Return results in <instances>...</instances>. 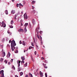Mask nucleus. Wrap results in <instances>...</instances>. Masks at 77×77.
Returning a JSON list of instances; mask_svg holds the SVG:
<instances>
[{
	"mask_svg": "<svg viewBox=\"0 0 77 77\" xmlns=\"http://www.w3.org/2000/svg\"><path fill=\"white\" fill-rule=\"evenodd\" d=\"M16 45V43H15V41L13 40L11 43V49L13 51H14V49H15V46Z\"/></svg>",
	"mask_w": 77,
	"mask_h": 77,
	"instance_id": "nucleus-1",
	"label": "nucleus"
},
{
	"mask_svg": "<svg viewBox=\"0 0 77 77\" xmlns=\"http://www.w3.org/2000/svg\"><path fill=\"white\" fill-rule=\"evenodd\" d=\"M38 28H36L35 29V33L37 32V38L39 39H40V41H42V37H41V35H39H39H38V34L39 33V31H38Z\"/></svg>",
	"mask_w": 77,
	"mask_h": 77,
	"instance_id": "nucleus-2",
	"label": "nucleus"
},
{
	"mask_svg": "<svg viewBox=\"0 0 77 77\" xmlns=\"http://www.w3.org/2000/svg\"><path fill=\"white\" fill-rule=\"evenodd\" d=\"M4 71H3V70H2L0 72V74H1V77H4Z\"/></svg>",
	"mask_w": 77,
	"mask_h": 77,
	"instance_id": "nucleus-3",
	"label": "nucleus"
},
{
	"mask_svg": "<svg viewBox=\"0 0 77 77\" xmlns=\"http://www.w3.org/2000/svg\"><path fill=\"white\" fill-rule=\"evenodd\" d=\"M24 19H27V14H25L24 15Z\"/></svg>",
	"mask_w": 77,
	"mask_h": 77,
	"instance_id": "nucleus-4",
	"label": "nucleus"
},
{
	"mask_svg": "<svg viewBox=\"0 0 77 77\" xmlns=\"http://www.w3.org/2000/svg\"><path fill=\"white\" fill-rule=\"evenodd\" d=\"M39 74H40V76L41 77H43V73L42 72H41V71H40L39 72Z\"/></svg>",
	"mask_w": 77,
	"mask_h": 77,
	"instance_id": "nucleus-5",
	"label": "nucleus"
},
{
	"mask_svg": "<svg viewBox=\"0 0 77 77\" xmlns=\"http://www.w3.org/2000/svg\"><path fill=\"white\" fill-rule=\"evenodd\" d=\"M18 31L19 32H23L24 31L23 29H19Z\"/></svg>",
	"mask_w": 77,
	"mask_h": 77,
	"instance_id": "nucleus-6",
	"label": "nucleus"
},
{
	"mask_svg": "<svg viewBox=\"0 0 77 77\" xmlns=\"http://www.w3.org/2000/svg\"><path fill=\"white\" fill-rule=\"evenodd\" d=\"M10 56H11V54H10V52H8L7 55V57H8V58H9V57H10Z\"/></svg>",
	"mask_w": 77,
	"mask_h": 77,
	"instance_id": "nucleus-7",
	"label": "nucleus"
},
{
	"mask_svg": "<svg viewBox=\"0 0 77 77\" xmlns=\"http://www.w3.org/2000/svg\"><path fill=\"white\" fill-rule=\"evenodd\" d=\"M11 12L12 14H14L15 13V10H12Z\"/></svg>",
	"mask_w": 77,
	"mask_h": 77,
	"instance_id": "nucleus-8",
	"label": "nucleus"
},
{
	"mask_svg": "<svg viewBox=\"0 0 77 77\" xmlns=\"http://www.w3.org/2000/svg\"><path fill=\"white\" fill-rule=\"evenodd\" d=\"M32 23L34 25L35 24V20H34V19H33L32 20Z\"/></svg>",
	"mask_w": 77,
	"mask_h": 77,
	"instance_id": "nucleus-9",
	"label": "nucleus"
},
{
	"mask_svg": "<svg viewBox=\"0 0 77 77\" xmlns=\"http://www.w3.org/2000/svg\"><path fill=\"white\" fill-rule=\"evenodd\" d=\"M1 27H6V24H2L1 26Z\"/></svg>",
	"mask_w": 77,
	"mask_h": 77,
	"instance_id": "nucleus-10",
	"label": "nucleus"
},
{
	"mask_svg": "<svg viewBox=\"0 0 77 77\" xmlns=\"http://www.w3.org/2000/svg\"><path fill=\"white\" fill-rule=\"evenodd\" d=\"M2 52L3 56L4 57V56H5V52H4L3 51H2Z\"/></svg>",
	"mask_w": 77,
	"mask_h": 77,
	"instance_id": "nucleus-11",
	"label": "nucleus"
},
{
	"mask_svg": "<svg viewBox=\"0 0 77 77\" xmlns=\"http://www.w3.org/2000/svg\"><path fill=\"white\" fill-rule=\"evenodd\" d=\"M21 62V61H18V62H17V63H18V67H19V66H20V63Z\"/></svg>",
	"mask_w": 77,
	"mask_h": 77,
	"instance_id": "nucleus-12",
	"label": "nucleus"
},
{
	"mask_svg": "<svg viewBox=\"0 0 77 77\" xmlns=\"http://www.w3.org/2000/svg\"><path fill=\"white\" fill-rule=\"evenodd\" d=\"M17 15H18V14H16L14 16V20H17V18H16V17H17Z\"/></svg>",
	"mask_w": 77,
	"mask_h": 77,
	"instance_id": "nucleus-13",
	"label": "nucleus"
},
{
	"mask_svg": "<svg viewBox=\"0 0 77 77\" xmlns=\"http://www.w3.org/2000/svg\"><path fill=\"white\" fill-rule=\"evenodd\" d=\"M28 26V23H25V25H24V26L26 27L27 26Z\"/></svg>",
	"mask_w": 77,
	"mask_h": 77,
	"instance_id": "nucleus-14",
	"label": "nucleus"
},
{
	"mask_svg": "<svg viewBox=\"0 0 77 77\" xmlns=\"http://www.w3.org/2000/svg\"><path fill=\"white\" fill-rule=\"evenodd\" d=\"M21 59L22 60H25V58H24V57H23L22 56L21 57Z\"/></svg>",
	"mask_w": 77,
	"mask_h": 77,
	"instance_id": "nucleus-15",
	"label": "nucleus"
},
{
	"mask_svg": "<svg viewBox=\"0 0 77 77\" xmlns=\"http://www.w3.org/2000/svg\"><path fill=\"white\" fill-rule=\"evenodd\" d=\"M46 64H45L44 66L45 68H48L47 66H46Z\"/></svg>",
	"mask_w": 77,
	"mask_h": 77,
	"instance_id": "nucleus-16",
	"label": "nucleus"
},
{
	"mask_svg": "<svg viewBox=\"0 0 77 77\" xmlns=\"http://www.w3.org/2000/svg\"><path fill=\"white\" fill-rule=\"evenodd\" d=\"M5 12L6 14L8 15V10H6Z\"/></svg>",
	"mask_w": 77,
	"mask_h": 77,
	"instance_id": "nucleus-17",
	"label": "nucleus"
},
{
	"mask_svg": "<svg viewBox=\"0 0 77 77\" xmlns=\"http://www.w3.org/2000/svg\"><path fill=\"white\" fill-rule=\"evenodd\" d=\"M35 1H33L32 2H31V4L32 5H33L34 3H35Z\"/></svg>",
	"mask_w": 77,
	"mask_h": 77,
	"instance_id": "nucleus-18",
	"label": "nucleus"
},
{
	"mask_svg": "<svg viewBox=\"0 0 77 77\" xmlns=\"http://www.w3.org/2000/svg\"><path fill=\"white\" fill-rule=\"evenodd\" d=\"M29 75L30 76V77H33V76L32 75V74L31 73H29Z\"/></svg>",
	"mask_w": 77,
	"mask_h": 77,
	"instance_id": "nucleus-19",
	"label": "nucleus"
},
{
	"mask_svg": "<svg viewBox=\"0 0 77 77\" xmlns=\"http://www.w3.org/2000/svg\"><path fill=\"white\" fill-rule=\"evenodd\" d=\"M20 76H21V75H23V72H20Z\"/></svg>",
	"mask_w": 77,
	"mask_h": 77,
	"instance_id": "nucleus-20",
	"label": "nucleus"
},
{
	"mask_svg": "<svg viewBox=\"0 0 77 77\" xmlns=\"http://www.w3.org/2000/svg\"><path fill=\"white\" fill-rule=\"evenodd\" d=\"M24 31L25 32H27V29H26V27H25Z\"/></svg>",
	"mask_w": 77,
	"mask_h": 77,
	"instance_id": "nucleus-21",
	"label": "nucleus"
},
{
	"mask_svg": "<svg viewBox=\"0 0 77 77\" xmlns=\"http://www.w3.org/2000/svg\"><path fill=\"white\" fill-rule=\"evenodd\" d=\"M31 58L32 60L33 61V62H34V60H33V57H32V56H31Z\"/></svg>",
	"mask_w": 77,
	"mask_h": 77,
	"instance_id": "nucleus-22",
	"label": "nucleus"
},
{
	"mask_svg": "<svg viewBox=\"0 0 77 77\" xmlns=\"http://www.w3.org/2000/svg\"><path fill=\"white\" fill-rule=\"evenodd\" d=\"M12 68L14 69V70H15V67L14 66V65L12 66Z\"/></svg>",
	"mask_w": 77,
	"mask_h": 77,
	"instance_id": "nucleus-23",
	"label": "nucleus"
},
{
	"mask_svg": "<svg viewBox=\"0 0 77 77\" xmlns=\"http://www.w3.org/2000/svg\"><path fill=\"white\" fill-rule=\"evenodd\" d=\"M39 33H40V34H41V35H42V33H43V32H42V31H40L39 32Z\"/></svg>",
	"mask_w": 77,
	"mask_h": 77,
	"instance_id": "nucleus-24",
	"label": "nucleus"
},
{
	"mask_svg": "<svg viewBox=\"0 0 77 77\" xmlns=\"http://www.w3.org/2000/svg\"><path fill=\"white\" fill-rule=\"evenodd\" d=\"M15 53H18V51L17 50H16L15 51Z\"/></svg>",
	"mask_w": 77,
	"mask_h": 77,
	"instance_id": "nucleus-25",
	"label": "nucleus"
},
{
	"mask_svg": "<svg viewBox=\"0 0 77 77\" xmlns=\"http://www.w3.org/2000/svg\"><path fill=\"white\" fill-rule=\"evenodd\" d=\"M27 66V63H26L24 65V66L26 67Z\"/></svg>",
	"mask_w": 77,
	"mask_h": 77,
	"instance_id": "nucleus-26",
	"label": "nucleus"
},
{
	"mask_svg": "<svg viewBox=\"0 0 77 77\" xmlns=\"http://www.w3.org/2000/svg\"><path fill=\"white\" fill-rule=\"evenodd\" d=\"M3 58H1L0 59V61L1 62H3Z\"/></svg>",
	"mask_w": 77,
	"mask_h": 77,
	"instance_id": "nucleus-27",
	"label": "nucleus"
},
{
	"mask_svg": "<svg viewBox=\"0 0 77 77\" xmlns=\"http://www.w3.org/2000/svg\"><path fill=\"white\" fill-rule=\"evenodd\" d=\"M33 48V47L30 46L29 47V50H31V48Z\"/></svg>",
	"mask_w": 77,
	"mask_h": 77,
	"instance_id": "nucleus-28",
	"label": "nucleus"
},
{
	"mask_svg": "<svg viewBox=\"0 0 77 77\" xmlns=\"http://www.w3.org/2000/svg\"><path fill=\"white\" fill-rule=\"evenodd\" d=\"M14 23V22L13 21V20H11V24H13V23Z\"/></svg>",
	"mask_w": 77,
	"mask_h": 77,
	"instance_id": "nucleus-29",
	"label": "nucleus"
},
{
	"mask_svg": "<svg viewBox=\"0 0 77 77\" xmlns=\"http://www.w3.org/2000/svg\"><path fill=\"white\" fill-rule=\"evenodd\" d=\"M5 63H8V61H7L6 60H5Z\"/></svg>",
	"mask_w": 77,
	"mask_h": 77,
	"instance_id": "nucleus-30",
	"label": "nucleus"
},
{
	"mask_svg": "<svg viewBox=\"0 0 77 77\" xmlns=\"http://www.w3.org/2000/svg\"><path fill=\"white\" fill-rule=\"evenodd\" d=\"M45 77H47V73H45Z\"/></svg>",
	"mask_w": 77,
	"mask_h": 77,
	"instance_id": "nucleus-31",
	"label": "nucleus"
},
{
	"mask_svg": "<svg viewBox=\"0 0 77 77\" xmlns=\"http://www.w3.org/2000/svg\"><path fill=\"white\" fill-rule=\"evenodd\" d=\"M13 59H11L10 61V62H11V63H12V62H13Z\"/></svg>",
	"mask_w": 77,
	"mask_h": 77,
	"instance_id": "nucleus-32",
	"label": "nucleus"
},
{
	"mask_svg": "<svg viewBox=\"0 0 77 77\" xmlns=\"http://www.w3.org/2000/svg\"><path fill=\"white\" fill-rule=\"evenodd\" d=\"M18 70H18V71H20L21 70V68H20V67H18Z\"/></svg>",
	"mask_w": 77,
	"mask_h": 77,
	"instance_id": "nucleus-33",
	"label": "nucleus"
},
{
	"mask_svg": "<svg viewBox=\"0 0 77 77\" xmlns=\"http://www.w3.org/2000/svg\"><path fill=\"white\" fill-rule=\"evenodd\" d=\"M32 12H33V13L34 14H35V10H33L32 11Z\"/></svg>",
	"mask_w": 77,
	"mask_h": 77,
	"instance_id": "nucleus-34",
	"label": "nucleus"
},
{
	"mask_svg": "<svg viewBox=\"0 0 77 77\" xmlns=\"http://www.w3.org/2000/svg\"><path fill=\"white\" fill-rule=\"evenodd\" d=\"M9 27H10V28H13V26H12V25H11V26H10Z\"/></svg>",
	"mask_w": 77,
	"mask_h": 77,
	"instance_id": "nucleus-35",
	"label": "nucleus"
},
{
	"mask_svg": "<svg viewBox=\"0 0 77 77\" xmlns=\"http://www.w3.org/2000/svg\"><path fill=\"white\" fill-rule=\"evenodd\" d=\"M36 47L37 49H39V48H38V45H36Z\"/></svg>",
	"mask_w": 77,
	"mask_h": 77,
	"instance_id": "nucleus-36",
	"label": "nucleus"
},
{
	"mask_svg": "<svg viewBox=\"0 0 77 77\" xmlns=\"http://www.w3.org/2000/svg\"><path fill=\"white\" fill-rule=\"evenodd\" d=\"M17 7H18L19 6V4H17L16 5Z\"/></svg>",
	"mask_w": 77,
	"mask_h": 77,
	"instance_id": "nucleus-37",
	"label": "nucleus"
},
{
	"mask_svg": "<svg viewBox=\"0 0 77 77\" xmlns=\"http://www.w3.org/2000/svg\"><path fill=\"white\" fill-rule=\"evenodd\" d=\"M19 43L20 44H23V43H21V41H20Z\"/></svg>",
	"mask_w": 77,
	"mask_h": 77,
	"instance_id": "nucleus-38",
	"label": "nucleus"
},
{
	"mask_svg": "<svg viewBox=\"0 0 77 77\" xmlns=\"http://www.w3.org/2000/svg\"><path fill=\"white\" fill-rule=\"evenodd\" d=\"M34 54H35V55H36V51H35V52H34Z\"/></svg>",
	"mask_w": 77,
	"mask_h": 77,
	"instance_id": "nucleus-39",
	"label": "nucleus"
},
{
	"mask_svg": "<svg viewBox=\"0 0 77 77\" xmlns=\"http://www.w3.org/2000/svg\"><path fill=\"white\" fill-rule=\"evenodd\" d=\"M11 42H12V41L10 40L9 41V43H11Z\"/></svg>",
	"mask_w": 77,
	"mask_h": 77,
	"instance_id": "nucleus-40",
	"label": "nucleus"
},
{
	"mask_svg": "<svg viewBox=\"0 0 77 77\" xmlns=\"http://www.w3.org/2000/svg\"><path fill=\"white\" fill-rule=\"evenodd\" d=\"M34 74L35 75V76H36L37 75V74H36V72L34 73Z\"/></svg>",
	"mask_w": 77,
	"mask_h": 77,
	"instance_id": "nucleus-41",
	"label": "nucleus"
},
{
	"mask_svg": "<svg viewBox=\"0 0 77 77\" xmlns=\"http://www.w3.org/2000/svg\"><path fill=\"white\" fill-rule=\"evenodd\" d=\"M21 62V63H24V61H22Z\"/></svg>",
	"mask_w": 77,
	"mask_h": 77,
	"instance_id": "nucleus-42",
	"label": "nucleus"
},
{
	"mask_svg": "<svg viewBox=\"0 0 77 77\" xmlns=\"http://www.w3.org/2000/svg\"><path fill=\"white\" fill-rule=\"evenodd\" d=\"M35 8L33 6H32V9H34V8Z\"/></svg>",
	"mask_w": 77,
	"mask_h": 77,
	"instance_id": "nucleus-43",
	"label": "nucleus"
},
{
	"mask_svg": "<svg viewBox=\"0 0 77 77\" xmlns=\"http://www.w3.org/2000/svg\"><path fill=\"white\" fill-rule=\"evenodd\" d=\"M42 59H43L44 60V59H45V58H44V57H42Z\"/></svg>",
	"mask_w": 77,
	"mask_h": 77,
	"instance_id": "nucleus-44",
	"label": "nucleus"
},
{
	"mask_svg": "<svg viewBox=\"0 0 77 77\" xmlns=\"http://www.w3.org/2000/svg\"><path fill=\"white\" fill-rule=\"evenodd\" d=\"M21 5H22L21 4V3H20L19 4V6H21Z\"/></svg>",
	"mask_w": 77,
	"mask_h": 77,
	"instance_id": "nucleus-45",
	"label": "nucleus"
},
{
	"mask_svg": "<svg viewBox=\"0 0 77 77\" xmlns=\"http://www.w3.org/2000/svg\"><path fill=\"white\" fill-rule=\"evenodd\" d=\"M4 23V21H2V24H5V23Z\"/></svg>",
	"mask_w": 77,
	"mask_h": 77,
	"instance_id": "nucleus-46",
	"label": "nucleus"
},
{
	"mask_svg": "<svg viewBox=\"0 0 77 77\" xmlns=\"http://www.w3.org/2000/svg\"><path fill=\"white\" fill-rule=\"evenodd\" d=\"M32 46H34V45L33 43H32Z\"/></svg>",
	"mask_w": 77,
	"mask_h": 77,
	"instance_id": "nucleus-47",
	"label": "nucleus"
},
{
	"mask_svg": "<svg viewBox=\"0 0 77 77\" xmlns=\"http://www.w3.org/2000/svg\"><path fill=\"white\" fill-rule=\"evenodd\" d=\"M25 77H29V76H28V75H26Z\"/></svg>",
	"mask_w": 77,
	"mask_h": 77,
	"instance_id": "nucleus-48",
	"label": "nucleus"
},
{
	"mask_svg": "<svg viewBox=\"0 0 77 77\" xmlns=\"http://www.w3.org/2000/svg\"><path fill=\"white\" fill-rule=\"evenodd\" d=\"M34 41V42L35 43V38H33Z\"/></svg>",
	"mask_w": 77,
	"mask_h": 77,
	"instance_id": "nucleus-49",
	"label": "nucleus"
},
{
	"mask_svg": "<svg viewBox=\"0 0 77 77\" xmlns=\"http://www.w3.org/2000/svg\"><path fill=\"white\" fill-rule=\"evenodd\" d=\"M8 64L9 65H10L11 64V62H9Z\"/></svg>",
	"mask_w": 77,
	"mask_h": 77,
	"instance_id": "nucleus-50",
	"label": "nucleus"
},
{
	"mask_svg": "<svg viewBox=\"0 0 77 77\" xmlns=\"http://www.w3.org/2000/svg\"><path fill=\"white\" fill-rule=\"evenodd\" d=\"M21 26H23V23H21Z\"/></svg>",
	"mask_w": 77,
	"mask_h": 77,
	"instance_id": "nucleus-51",
	"label": "nucleus"
},
{
	"mask_svg": "<svg viewBox=\"0 0 77 77\" xmlns=\"http://www.w3.org/2000/svg\"><path fill=\"white\" fill-rule=\"evenodd\" d=\"M1 48H2L3 47V45H1Z\"/></svg>",
	"mask_w": 77,
	"mask_h": 77,
	"instance_id": "nucleus-52",
	"label": "nucleus"
},
{
	"mask_svg": "<svg viewBox=\"0 0 77 77\" xmlns=\"http://www.w3.org/2000/svg\"><path fill=\"white\" fill-rule=\"evenodd\" d=\"M8 33H10V32H9V31H8Z\"/></svg>",
	"mask_w": 77,
	"mask_h": 77,
	"instance_id": "nucleus-53",
	"label": "nucleus"
},
{
	"mask_svg": "<svg viewBox=\"0 0 77 77\" xmlns=\"http://www.w3.org/2000/svg\"><path fill=\"white\" fill-rule=\"evenodd\" d=\"M12 2H14V1H15V0H12Z\"/></svg>",
	"mask_w": 77,
	"mask_h": 77,
	"instance_id": "nucleus-54",
	"label": "nucleus"
},
{
	"mask_svg": "<svg viewBox=\"0 0 77 77\" xmlns=\"http://www.w3.org/2000/svg\"><path fill=\"white\" fill-rule=\"evenodd\" d=\"M23 45H25V43H23Z\"/></svg>",
	"mask_w": 77,
	"mask_h": 77,
	"instance_id": "nucleus-55",
	"label": "nucleus"
},
{
	"mask_svg": "<svg viewBox=\"0 0 77 77\" xmlns=\"http://www.w3.org/2000/svg\"><path fill=\"white\" fill-rule=\"evenodd\" d=\"M15 77H18V76L17 75H15Z\"/></svg>",
	"mask_w": 77,
	"mask_h": 77,
	"instance_id": "nucleus-56",
	"label": "nucleus"
},
{
	"mask_svg": "<svg viewBox=\"0 0 77 77\" xmlns=\"http://www.w3.org/2000/svg\"><path fill=\"white\" fill-rule=\"evenodd\" d=\"M16 49H18V48L17 47H16Z\"/></svg>",
	"mask_w": 77,
	"mask_h": 77,
	"instance_id": "nucleus-57",
	"label": "nucleus"
},
{
	"mask_svg": "<svg viewBox=\"0 0 77 77\" xmlns=\"http://www.w3.org/2000/svg\"><path fill=\"white\" fill-rule=\"evenodd\" d=\"M38 71V69H37V70H36V72H37Z\"/></svg>",
	"mask_w": 77,
	"mask_h": 77,
	"instance_id": "nucleus-58",
	"label": "nucleus"
},
{
	"mask_svg": "<svg viewBox=\"0 0 77 77\" xmlns=\"http://www.w3.org/2000/svg\"><path fill=\"white\" fill-rule=\"evenodd\" d=\"M42 54H44V52H42Z\"/></svg>",
	"mask_w": 77,
	"mask_h": 77,
	"instance_id": "nucleus-59",
	"label": "nucleus"
},
{
	"mask_svg": "<svg viewBox=\"0 0 77 77\" xmlns=\"http://www.w3.org/2000/svg\"><path fill=\"white\" fill-rule=\"evenodd\" d=\"M45 65V64H44V63H43V66H44V65Z\"/></svg>",
	"mask_w": 77,
	"mask_h": 77,
	"instance_id": "nucleus-60",
	"label": "nucleus"
},
{
	"mask_svg": "<svg viewBox=\"0 0 77 77\" xmlns=\"http://www.w3.org/2000/svg\"><path fill=\"white\" fill-rule=\"evenodd\" d=\"M24 53H25V52H26V51L25 50H24Z\"/></svg>",
	"mask_w": 77,
	"mask_h": 77,
	"instance_id": "nucleus-61",
	"label": "nucleus"
},
{
	"mask_svg": "<svg viewBox=\"0 0 77 77\" xmlns=\"http://www.w3.org/2000/svg\"><path fill=\"white\" fill-rule=\"evenodd\" d=\"M21 6H22V7H23V5H22H22H21Z\"/></svg>",
	"mask_w": 77,
	"mask_h": 77,
	"instance_id": "nucleus-62",
	"label": "nucleus"
},
{
	"mask_svg": "<svg viewBox=\"0 0 77 77\" xmlns=\"http://www.w3.org/2000/svg\"><path fill=\"white\" fill-rule=\"evenodd\" d=\"M23 43H24V41H23Z\"/></svg>",
	"mask_w": 77,
	"mask_h": 77,
	"instance_id": "nucleus-63",
	"label": "nucleus"
},
{
	"mask_svg": "<svg viewBox=\"0 0 77 77\" xmlns=\"http://www.w3.org/2000/svg\"><path fill=\"white\" fill-rule=\"evenodd\" d=\"M38 29L39 30V29H40L39 27H38Z\"/></svg>",
	"mask_w": 77,
	"mask_h": 77,
	"instance_id": "nucleus-64",
	"label": "nucleus"
}]
</instances>
